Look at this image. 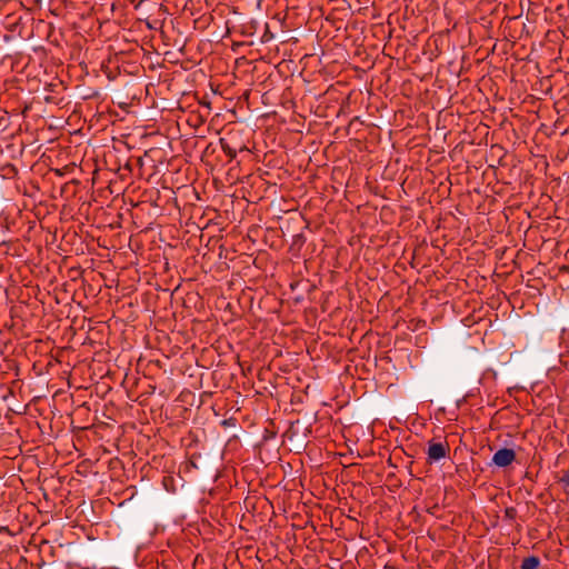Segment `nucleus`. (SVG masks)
Listing matches in <instances>:
<instances>
[{"instance_id": "obj_4", "label": "nucleus", "mask_w": 569, "mask_h": 569, "mask_svg": "<svg viewBox=\"0 0 569 569\" xmlns=\"http://www.w3.org/2000/svg\"><path fill=\"white\" fill-rule=\"evenodd\" d=\"M559 482L562 485L563 491L569 495V469L563 472Z\"/></svg>"}, {"instance_id": "obj_3", "label": "nucleus", "mask_w": 569, "mask_h": 569, "mask_svg": "<svg viewBox=\"0 0 569 569\" xmlns=\"http://www.w3.org/2000/svg\"><path fill=\"white\" fill-rule=\"evenodd\" d=\"M539 559L537 557H528L521 563V569H538Z\"/></svg>"}, {"instance_id": "obj_5", "label": "nucleus", "mask_w": 569, "mask_h": 569, "mask_svg": "<svg viewBox=\"0 0 569 569\" xmlns=\"http://www.w3.org/2000/svg\"><path fill=\"white\" fill-rule=\"evenodd\" d=\"M222 150L230 158H236V156H237L236 150L232 149L231 147H229L228 144H222Z\"/></svg>"}, {"instance_id": "obj_6", "label": "nucleus", "mask_w": 569, "mask_h": 569, "mask_svg": "<svg viewBox=\"0 0 569 569\" xmlns=\"http://www.w3.org/2000/svg\"><path fill=\"white\" fill-rule=\"evenodd\" d=\"M67 383H68L69 387L71 386V379L70 378L67 379Z\"/></svg>"}, {"instance_id": "obj_1", "label": "nucleus", "mask_w": 569, "mask_h": 569, "mask_svg": "<svg viewBox=\"0 0 569 569\" xmlns=\"http://www.w3.org/2000/svg\"><path fill=\"white\" fill-rule=\"evenodd\" d=\"M450 447L447 441H435L428 442L427 459L429 462H437L447 457Z\"/></svg>"}, {"instance_id": "obj_2", "label": "nucleus", "mask_w": 569, "mask_h": 569, "mask_svg": "<svg viewBox=\"0 0 569 569\" xmlns=\"http://www.w3.org/2000/svg\"><path fill=\"white\" fill-rule=\"evenodd\" d=\"M516 459V453L512 449L502 448L496 451L492 457V462L498 467H508Z\"/></svg>"}]
</instances>
